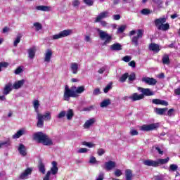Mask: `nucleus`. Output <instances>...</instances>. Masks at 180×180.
Listing matches in <instances>:
<instances>
[{"label": "nucleus", "instance_id": "20e7f679", "mask_svg": "<svg viewBox=\"0 0 180 180\" xmlns=\"http://www.w3.org/2000/svg\"><path fill=\"white\" fill-rule=\"evenodd\" d=\"M96 32L98 33V36L101 40H105L103 45L106 46L108 43L112 41V35L108 34V32L100 30L99 28L96 29Z\"/></svg>", "mask_w": 180, "mask_h": 180}, {"label": "nucleus", "instance_id": "412c9836", "mask_svg": "<svg viewBox=\"0 0 180 180\" xmlns=\"http://www.w3.org/2000/svg\"><path fill=\"white\" fill-rule=\"evenodd\" d=\"M112 51H120L122 50V45L119 43H115L110 47Z\"/></svg>", "mask_w": 180, "mask_h": 180}, {"label": "nucleus", "instance_id": "a878e982", "mask_svg": "<svg viewBox=\"0 0 180 180\" xmlns=\"http://www.w3.org/2000/svg\"><path fill=\"white\" fill-rule=\"evenodd\" d=\"M25 133L26 131L25 129H20L14 135H13V139H19L20 137H22V136H23V134Z\"/></svg>", "mask_w": 180, "mask_h": 180}, {"label": "nucleus", "instance_id": "6ab92c4d", "mask_svg": "<svg viewBox=\"0 0 180 180\" xmlns=\"http://www.w3.org/2000/svg\"><path fill=\"white\" fill-rule=\"evenodd\" d=\"M37 11H41L42 12H50L51 11V6H37L35 7Z\"/></svg>", "mask_w": 180, "mask_h": 180}, {"label": "nucleus", "instance_id": "e433bc0d", "mask_svg": "<svg viewBox=\"0 0 180 180\" xmlns=\"http://www.w3.org/2000/svg\"><path fill=\"white\" fill-rule=\"evenodd\" d=\"M21 72H23V67L22 66H20V67L17 68L15 69V70L14 71V74H15V75H19V74H21Z\"/></svg>", "mask_w": 180, "mask_h": 180}, {"label": "nucleus", "instance_id": "473e14b6", "mask_svg": "<svg viewBox=\"0 0 180 180\" xmlns=\"http://www.w3.org/2000/svg\"><path fill=\"white\" fill-rule=\"evenodd\" d=\"M11 144V139H8L4 142L0 141V148H4V147H9Z\"/></svg>", "mask_w": 180, "mask_h": 180}, {"label": "nucleus", "instance_id": "0eeeda50", "mask_svg": "<svg viewBox=\"0 0 180 180\" xmlns=\"http://www.w3.org/2000/svg\"><path fill=\"white\" fill-rule=\"evenodd\" d=\"M136 36H134L131 38V43L137 47L139 46V39H141L144 34V30H138L136 31Z\"/></svg>", "mask_w": 180, "mask_h": 180}, {"label": "nucleus", "instance_id": "5701e85b", "mask_svg": "<svg viewBox=\"0 0 180 180\" xmlns=\"http://www.w3.org/2000/svg\"><path fill=\"white\" fill-rule=\"evenodd\" d=\"M70 70L72 74H78V63H72L70 64Z\"/></svg>", "mask_w": 180, "mask_h": 180}, {"label": "nucleus", "instance_id": "3c124183", "mask_svg": "<svg viewBox=\"0 0 180 180\" xmlns=\"http://www.w3.org/2000/svg\"><path fill=\"white\" fill-rule=\"evenodd\" d=\"M158 105H162L163 106H168V102L164 100H158Z\"/></svg>", "mask_w": 180, "mask_h": 180}, {"label": "nucleus", "instance_id": "13d9d810", "mask_svg": "<svg viewBox=\"0 0 180 180\" xmlns=\"http://www.w3.org/2000/svg\"><path fill=\"white\" fill-rule=\"evenodd\" d=\"M122 170L119 169H117L115 172V176H122Z\"/></svg>", "mask_w": 180, "mask_h": 180}, {"label": "nucleus", "instance_id": "ddd939ff", "mask_svg": "<svg viewBox=\"0 0 180 180\" xmlns=\"http://www.w3.org/2000/svg\"><path fill=\"white\" fill-rule=\"evenodd\" d=\"M143 165L147 167H158V160H146L143 161Z\"/></svg>", "mask_w": 180, "mask_h": 180}, {"label": "nucleus", "instance_id": "4be33fe9", "mask_svg": "<svg viewBox=\"0 0 180 180\" xmlns=\"http://www.w3.org/2000/svg\"><path fill=\"white\" fill-rule=\"evenodd\" d=\"M34 56H36V47L33 46L28 49V57L32 60V58H34Z\"/></svg>", "mask_w": 180, "mask_h": 180}, {"label": "nucleus", "instance_id": "5fc2aeb1", "mask_svg": "<svg viewBox=\"0 0 180 180\" xmlns=\"http://www.w3.org/2000/svg\"><path fill=\"white\" fill-rule=\"evenodd\" d=\"M77 153L79 154H82L84 153H88V149L86 148H82L78 150Z\"/></svg>", "mask_w": 180, "mask_h": 180}, {"label": "nucleus", "instance_id": "393cba45", "mask_svg": "<svg viewBox=\"0 0 180 180\" xmlns=\"http://www.w3.org/2000/svg\"><path fill=\"white\" fill-rule=\"evenodd\" d=\"M25 84V80L22 79V80H19L17 82L14 83L13 88L14 89H19V88L23 86V84Z\"/></svg>", "mask_w": 180, "mask_h": 180}, {"label": "nucleus", "instance_id": "72a5a7b5", "mask_svg": "<svg viewBox=\"0 0 180 180\" xmlns=\"http://www.w3.org/2000/svg\"><path fill=\"white\" fill-rule=\"evenodd\" d=\"M133 81H136V73L132 72L130 74V75L128 76V82L129 84H131Z\"/></svg>", "mask_w": 180, "mask_h": 180}, {"label": "nucleus", "instance_id": "a211bd4d", "mask_svg": "<svg viewBox=\"0 0 180 180\" xmlns=\"http://www.w3.org/2000/svg\"><path fill=\"white\" fill-rule=\"evenodd\" d=\"M32 171H33L32 168H27V169H25L24 172H22L20 174V179H27V176H29V175L32 174Z\"/></svg>", "mask_w": 180, "mask_h": 180}, {"label": "nucleus", "instance_id": "8fccbe9b", "mask_svg": "<svg viewBox=\"0 0 180 180\" xmlns=\"http://www.w3.org/2000/svg\"><path fill=\"white\" fill-rule=\"evenodd\" d=\"M72 5L75 8H77V7L79 6V5H81V3L78 0H73Z\"/></svg>", "mask_w": 180, "mask_h": 180}, {"label": "nucleus", "instance_id": "09e8293b", "mask_svg": "<svg viewBox=\"0 0 180 180\" xmlns=\"http://www.w3.org/2000/svg\"><path fill=\"white\" fill-rule=\"evenodd\" d=\"M112 89V84H108L105 88L103 89L105 94H108L109 91Z\"/></svg>", "mask_w": 180, "mask_h": 180}, {"label": "nucleus", "instance_id": "e2e57ef3", "mask_svg": "<svg viewBox=\"0 0 180 180\" xmlns=\"http://www.w3.org/2000/svg\"><path fill=\"white\" fill-rule=\"evenodd\" d=\"M84 41L87 43H92V39H91V37L86 35L84 37Z\"/></svg>", "mask_w": 180, "mask_h": 180}, {"label": "nucleus", "instance_id": "2f4dec72", "mask_svg": "<svg viewBox=\"0 0 180 180\" xmlns=\"http://www.w3.org/2000/svg\"><path fill=\"white\" fill-rule=\"evenodd\" d=\"M66 117L68 120H71L74 117V110L72 109L68 110Z\"/></svg>", "mask_w": 180, "mask_h": 180}, {"label": "nucleus", "instance_id": "2eb2a0df", "mask_svg": "<svg viewBox=\"0 0 180 180\" xmlns=\"http://www.w3.org/2000/svg\"><path fill=\"white\" fill-rule=\"evenodd\" d=\"M51 57H53V51L51 49H47L44 54V61L45 63H50L51 61Z\"/></svg>", "mask_w": 180, "mask_h": 180}, {"label": "nucleus", "instance_id": "c756f323", "mask_svg": "<svg viewBox=\"0 0 180 180\" xmlns=\"http://www.w3.org/2000/svg\"><path fill=\"white\" fill-rule=\"evenodd\" d=\"M38 168L40 172H41L42 174H46V167L41 160L39 162Z\"/></svg>", "mask_w": 180, "mask_h": 180}, {"label": "nucleus", "instance_id": "9b49d317", "mask_svg": "<svg viewBox=\"0 0 180 180\" xmlns=\"http://www.w3.org/2000/svg\"><path fill=\"white\" fill-rule=\"evenodd\" d=\"M114 168H116V162L109 160L105 163V169L106 171H112Z\"/></svg>", "mask_w": 180, "mask_h": 180}, {"label": "nucleus", "instance_id": "f257e3e1", "mask_svg": "<svg viewBox=\"0 0 180 180\" xmlns=\"http://www.w3.org/2000/svg\"><path fill=\"white\" fill-rule=\"evenodd\" d=\"M85 91V86H72V87H68L65 86L63 99L65 101H70V98H78L81 94H83Z\"/></svg>", "mask_w": 180, "mask_h": 180}, {"label": "nucleus", "instance_id": "7ed1b4c3", "mask_svg": "<svg viewBox=\"0 0 180 180\" xmlns=\"http://www.w3.org/2000/svg\"><path fill=\"white\" fill-rule=\"evenodd\" d=\"M37 127L41 129L44 126V120L46 122H50V120H51V112L50 111H46L44 115L38 112L37 114Z\"/></svg>", "mask_w": 180, "mask_h": 180}, {"label": "nucleus", "instance_id": "6e6552de", "mask_svg": "<svg viewBox=\"0 0 180 180\" xmlns=\"http://www.w3.org/2000/svg\"><path fill=\"white\" fill-rule=\"evenodd\" d=\"M110 16V13L108 11H103L100 13L95 20V23H98V22H101L102 19H105V18H109Z\"/></svg>", "mask_w": 180, "mask_h": 180}, {"label": "nucleus", "instance_id": "c03bdc74", "mask_svg": "<svg viewBox=\"0 0 180 180\" xmlns=\"http://www.w3.org/2000/svg\"><path fill=\"white\" fill-rule=\"evenodd\" d=\"M91 110H94V105L85 107L82 110V112H91Z\"/></svg>", "mask_w": 180, "mask_h": 180}, {"label": "nucleus", "instance_id": "9d476101", "mask_svg": "<svg viewBox=\"0 0 180 180\" xmlns=\"http://www.w3.org/2000/svg\"><path fill=\"white\" fill-rule=\"evenodd\" d=\"M141 82H144L147 85H155L157 84V80L153 77H143Z\"/></svg>", "mask_w": 180, "mask_h": 180}, {"label": "nucleus", "instance_id": "58836bf2", "mask_svg": "<svg viewBox=\"0 0 180 180\" xmlns=\"http://www.w3.org/2000/svg\"><path fill=\"white\" fill-rule=\"evenodd\" d=\"M20 39H22V36L18 35L13 43V46L15 47H16L19 43H20Z\"/></svg>", "mask_w": 180, "mask_h": 180}, {"label": "nucleus", "instance_id": "c85d7f7f", "mask_svg": "<svg viewBox=\"0 0 180 180\" xmlns=\"http://www.w3.org/2000/svg\"><path fill=\"white\" fill-rule=\"evenodd\" d=\"M32 103H33L34 111L37 115L38 113H39V107L40 106V103L39 102V100H34Z\"/></svg>", "mask_w": 180, "mask_h": 180}, {"label": "nucleus", "instance_id": "37998d69", "mask_svg": "<svg viewBox=\"0 0 180 180\" xmlns=\"http://www.w3.org/2000/svg\"><path fill=\"white\" fill-rule=\"evenodd\" d=\"M126 25H121L118 27L117 33H123V32H124V30H126Z\"/></svg>", "mask_w": 180, "mask_h": 180}, {"label": "nucleus", "instance_id": "4468645a", "mask_svg": "<svg viewBox=\"0 0 180 180\" xmlns=\"http://www.w3.org/2000/svg\"><path fill=\"white\" fill-rule=\"evenodd\" d=\"M96 123V119L91 118L85 122L83 125L84 129H89L91 126H94Z\"/></svg>", "mask_w": 180, "mask_h": 180}, {"label": "nucleus", "instance_id": "1a4fd4ad", "mask_svg": "<svg viewBox=\"0 0 180 180\" xmlns=\"http://www.w3.org/2000/svg\"><path fill=\"white\" fill-rule=\"evenodd\" d=\"M138 91H139V92H141L142 95H143V98L144 96H153V95H154V92L150 89L138 87Z\"/></svg>", "mask_w": 180, "mask_h": 180}, {"label": "nucleus", "instance_id": "c9c22d12", "mask_svg": "<svg viewBox=\"0 0 180 180\" xmlns=\"http://www.w3.org/2000/svg\"><path fill=\"white\" fill-rule=\"evenodd\" d=\"M162 63L163 64H169V56L168 55L163 56Z\"/></svg>", "mask_w": 180, "mask_h": 180}, {"label": "nucleus", "instance_id": "0e129e2a", "mask_svg": "<svg viewBox=\"0 0 180 180\" xmlns=\"http://www.w3.org/2000/svg\"><path fill=\"white\" fill-rule=\"evenodd\" d=\"M170 169H171V171H176V169H178V165H170Z\"/></svg>", "mask_w": 180, "mask_h": 180}, {"label": "nucleus", "instance_id": "dca6fc26", "mask_svg": "<svg viewBox=\"0 0 180 180\" xmlns=\"http://www.w3.org/2000/svg\"><path fill=\"white\" fill-rule=\"evenodd\" d=\"M129 99H131L133 102H136V101H141V99H144V95L134 93L129 96Z\"/></svg>", "mask_w": 180, "mask_h": 180}, {"label": "nucleus", "instance_id": "cd10ccee", "mask_svg": "<svg viewBox=\"0 0 180 180\" xmlns=\"http://www.w3.org/2000/svg\"><path fill=\"white\" fill-rule=\"evenodd\" d=\"M110 103H112V102L110 101V99L108 98V99L103 101L101 103L100 106H101V108H108V106H109V105H110Z\"/></svg>", "mask_w": 180, "mask_h": 180}, {"label": "nucleus", "instance_id": "a18cd8bd", "mask_svg": "<svg viewBox=\"0 0 180 180\" xmlns=\"http://www.w3.org/2000/svg\"><path fill=\"white\" fill-rule=\"evenodd\" d=\"M169 161V158L166 159H158V164H167Z\"/></svg>", "mask_w": 180, "mask_h": 180}, {"label": "nucleus", "instance_id": "864d4df0", "mask_svg": "<svg viewBox=\"0 0 180 180\" xmlns=\"http://www.w3.org/2000/svg\"><path fill=\"white\" fill-rule=\"evenodd\" d=\"M105 149H103V148L98 149L97 153H98V155H99L100 157L103 155V154H105Z\"/></svg>", "mask_w": 180, "mask_h": 180}, {"label": "nucleus", "instance_id": "6e6d98bb", "mask_svg": "<svg viewBox=\"0 0 180 180\" xmlns=\"http://www.w3.org/2000/svg\"><path fill=\"white\" fill-rule=\"evenodd\" d=\"M93 95L96 96V95H101V89L99 88L95 89L93 91Z\"/></svg>", "mask_w": 180, "mask_h": 180}, {"label": "nucleus", "instance_id": "49530a36", "mask_svg": "<svg viewBox=\"0 0 180 180\" xmlns=\"http://www.w3.org/2000/svg\"><path fill=\"white\" fill-rule=\"evenodd\" d=\"M105 179V173L100 172L98 176L96 178V180H103Z\"/></svg>", "mask_w": 180, "mask_h": 180}, {"label": "nucleus", "instance_id": "aec40b11", "mask_svg": "<svg viewBox=\"0 0 180 180\" xmlns=\"http://www.w3.org/2000/svg\"><path fill=\"white\" fill-rule=\"evenodd\" d=\"M51 174L52 175H56L58 172V167H57V162L53 161L52 162V167L51 168Z\"/></svg>", "mask_w": 180, "mask_h": 180}, {"label": "nucleus", "instance_id": "bf43d9fd", "mask_svg": "<svg viewBox=\"0 0 180 180\" xmlns=\"http://www.w3.org/2000/svg\"><path fill=\"white\" fill-rule=\"evenodd\" d=\"M129 134L131 136H138L139 135V131L136 129H131Z\"/></svg>", "mask_w": 180, "mask_h": 180}, {"label": "nucleus", "instance_id": "f3484780", "mask_svg": "<svg viewBox=\"0 0 180 180\" xmlns=\"http://www.w3.org/2000/svg\"><path fill=\"white\" fill-rule=\"evenodd\" d=\"M18 150L22 157H26L27 155V153L26 152V146L23 145L22 143H20Z\"/></svg>", "mask_w": 180, "mask_h": 180}, {"label": "nucleus", "instance_id": "69168bd1", "mask_svg": "<svg viewBox=\"0 0 180 180\" xmlns=\"http://www.w3.org/2000/svg\"><path fill=\"white\" fill-rule=\"evenodd\" d=\"M96 162V158L94 156L90 158L89 163L90 164H95Z\"/></svg>", "mask_w": 180, "mask_h": 180}, {"label": "nucleus", "instance_id": "bb28decb", "mask_svg": "<svg viewBox=\"0 0 180 180\" xmlns=\"http://www.w3.org/2000/svg\"><path fill=\"white\" fill-rule=\"evenodd\" d=\"M11 91H12V84H8L5 86L3 94L4 95H8Z\"/></svg>", "mask_w": 180, "mask_h": 180}, {"label": "nucleus", "instance_id": "423d86ee", "mask_svg": "<svg viewBox=\"0 0 180 180\" xmlns=\"http://www.w3.org/2000/svg\"><path fill=\"white\" fill-rule=\"evenodd\" d=\"M166 18H160L158 19V29L159 30H162L163 32H167V30H169V23L166 22Z\"/></svg>", "mask_w": 180, "mask_h": 180}, {"label": "nucleus", "instance_id": "79ce46f5", "mask_svg": "<svg viewBox=\"0 0 180 180\" xmlns=\"http://www.w3.org/2000/svg\"><path fill=\"white\" fill-rule=\"evenodd\" d=\"M34 27H36V31L37 32H39V30H41V29L43 27L40 22H35V23H34Z\"/></svg>", "mask_w": 180, "mask_h": 180}, {"label": "nucleus", "instance_id": "680f3d73", "mask_svg": "<svg viewBox=\"0 0 180 180\" xmlns=\"http://www.w3.org/2000/svg\"><path fill=\"white\" fill-rule=\"evenodd\" d=\"M50 175H51V172L48 171L45 177L44 178V180H50Z\"/></svg>", "mask_w": 180, "mask_h": 180}, {"label": "nucleus", "instance_id": "f8f14e48", "mask_svg": "<svg viewBox=\"0 0 180 180\" xmlns=\"http://www.w3.org/2000/svg\"><path fill=\"white\" fill-rule=\"evenodd\" d=\"M155 129H157L156 124H150L149 125H143L141 127V130H142V131H150L151 130H154Z\"/></svg>", "mask_w": 180, "mask_h": 180}, {"label": "nucleus", "instance_id": "a19ab883", "mask_svg": "<svg viewBox=\"0 0 180 180\" xmlns=\"http://www.w3.org/2000/svg\"><path fill=\"white\" fill-rule=\"evenodd\" d=\"M141 15H150V13H151V11H150V9L148 8H143L141 11Z\"/></svg>", "mask_w": 180, "mask_h": 180}, {"label": "nucleus", "instance_id": "de8ad7c7", "mask_svg": "<svg viewBox=\"0 0 180 180\" xmlns=\"http://www.w3.org/2000/svg\"><path fill=\"white\" fill-rule=\"evenodd\" d=\"M84 4L87 5L88 6H92L94 5V0H83Z\"/></svg>", "mask_w": 180, "mask_h": 180}, {"label": "nucleus", "instance_id": "4c0bfd02", "mask_svg": "<svg viewBox=\"0 0 180 180\" xmlns=\"http://www.w3.org/2000/svg\"><path fill=\"white\" fill-rule=\"evenodd\" d=\"M82 144L83 146H86V147H89V148H92V147H95V144L91 142L84 141Z\"/></svg>", "mask_w": 180, "mask_h": 180}, {"label": "nucleus", "instance_id": "39448f33", "mask_svg": "<svg viewBox=\"0 0 180 180\" xmlns=\"http://www.w3.org/2000/svg\"><path fill=\"white\" fill-rule=\"evenodd\" d=\"M74 32L72 30H65L60 32V33L53 35L51 39L52 40H58V39H63V37H67V36H71Z\"/></svg>", "mask_w": 180, "mask_h": 180}, {"label": "nucleus", "instance_id": "f03ea898", "mask_svg": "<svg viewBox=\"0 0 180 180\" xmlns=\"http://www.w3.org/2000/svg\"><path fill=\"white\" fill-rule=\"evenodd\" d=\"M33 139L37 143H41L44 146H53V141L49 136L43 132L34 134Z\"/></svg>", "mask_w": 180, "mask_h": 180}, {"label": "nucleus", "instance_id": "b1692460", "mask_svg": "<svg viewBox=\"0 0 180 180\" xmlns=\"http://www.w3.org/2000/svg\"><path fill=\"white\" fill-rule=\"evenodd\" d=\"M148 49L153 53H158V44L151 43L149 44Z\"/></svg>", "mask_w": 180, "mask_h": 180}, {"label": "nucleus", "instance_id": "338daca9", "mask_svg": "<svg viewBox=\"0 0 180 180\" xmlns=\"http://www.w3.org/2000/svg\"><path fill=\"white\" fill-rule=\"evenodd\" d=\"M152 153L155 154V153H158V146H153L152 148Z\"/></svg>", "mask_w": 180, "mask_h": 180}, {"label": "nucleus", "instance_id": "ea45409f", "mask_svg": "<svg viewBox=\"0 0 180 180\" xmlns=\"http://www.w3.org/2000/svg\"><path fill=\"white\" fill-rule=\"evenodd\" d=\"M167 110H168V108H158V115H165Z\"/></svg>", "mask_w": 180, "mask_h": 180}, {"label": "nucleus", "instance_id": "052dcab7", "mask_svg": "<svg viewBox=\"0 0 180 180\" xmlns=\"http://www.w3.org/2000/svg\"><path fill=\"white\" fill-rule=\"evenodd\" d=\"M2 67H4L5 68H6V67H8V63H6V62L0 63V72L1 71Z\"/></svg>", "mask_w": 180, "mask_h": 180}, {"label": "nucleus", "instance_id": "4d7b16f0", "mask_svg": "<svg viewBox=\"0 0 180 180\" xmlns=\"http://www.w3.org/2000/svg\"><path fill=\"white\" fill-rule=\"evenodd\" d=\"M131 60V56H126L122 58V61H124V63H129Z\"/></svg>", "mask_w": 180, "mask_h": 180}, {"label": "nucleus", "instance_id": "f704fd0d", "mask_svg": "<svg viewBox=\"0 0 180 180\" xmlns=\"http://www.w3.org/2000/svg\"><path fill=\"white\" fill-rule=\"evenodd\" d=\"M129 78V73H124L120 77V82H126V79Z\"/></svg>", "mask_w": 180, "mask_h": 180}, {"label": "nucleus", "instance_id": "774afa93", "mask_svg": "<svg viewBox=\"0 0 180 180\" xmlns=\"http://www.w3.org/2000/svg\"><path fill=\"white\" fill-rule=\"evenodd\" d=\"M174 110L173 108L169 109L167 111V116H172V113H174Z\"/></svg>", "mask_w": 180, "mask_h": 180}, {"label": "nucleus", "instance_id": "603ef678", "mask_svg": "<svg viewBox=\"0 0 180 180\" xmlns=\"http://www.w3.org/2000/svg\"><path fill=\"white\" fill-rule=\"evenodd\" d=\"M66 112L65 111H61L57 116L58 119H63V117H65Z\"/></svg>", "mask_w": 180, "mask_h": 180}, {"label": "nucleus", "instance_id": "7c9ffc66", "mask_svg": "<svg viewBox=\"0 0 180 180\" xmlns=\"http://www.w3.org/2000/svg\"><path fill=\"white\" fill-rule=\"evenodd\" d=\"M125 178H126V180H131L132 179V178H133V173H131V169H127L125 171Z\"/></svg>", "mask_w": 180, "mask_h": 180}]
</instances>
